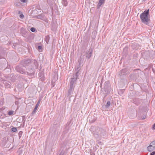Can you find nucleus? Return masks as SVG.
I'll list each match as a JSON object with an SVG mask.
<instances>
[{"label": "nucleus", "mask_w": 155, "mask_h": 155, "mask_svg": "<svg viewBox=\"0 0 155 155\" xmlns=\"http://www.w3.org/2000/svg\"><path fill=\"white\" fill-rule=\"evenodd\" d=\"M96 120V118H94L93 119H91L89 120L90 122H94Z\"/></svg>", "instance_id": "nucleus-27"}, {"label": "nucleus", "mask_w": 155, "mask_h": 155, "mask_svg": "<svg viewBox=\"0 0 155 155\" xmlns=\"http://www.w3.org/2000/svg\"><path fill=\"white\" fill-rule=\"evenodd\" d=\"M67 143L66 142H64L61 144V146L60 150L61 152H63V153H64L66 150L67 148Z\"/></svg>", "instance_id": "nucleus-6"}, {"label": "nucleus", "mask_w": 155, "mask_h": 155, "mask_svg": "<svg viewBox=\"0 0 155 155\" xmlns=\"http://www.w3.org/2000/svg\"><path fill=\"white\" fill-rule=\"evenodd\" d=\"M104 3L102 2H101L100 1H99V2L97 4V9H99L100 8V7L101 6V5L103 4Z\"/></svg>", "instance_id": "nucleus-16"}, {"label": "nucleus", "mask_w": 155, "mask_h": 155, "mask_svg": "<svg viewBox=\"0 0 155 155\" xmlns=\"http://www.w3.org/2000/svg\"><path fill=\"white\" fill-rule=\"evenodd\" d=\"M42 47L41 46H38V49L40 51L42 49Z\"/></svg>", "instance_id": "nucleus-31"}, {"label": "nucleus", "mask_w": 155, "mask_h": 155, "mask_svg": "<svg viewBox=\"0 0 155 155\" xmlns=\"http://www.w3.org/2000/svg\"><path fill=\"white\" fill-rule=\"evenodd\" d=\"M30 30L32 32H34L36 30V29L34 27H32L30 28Z\"/></svg>", "instance_id": "nucleus-25"}, {"label": "nucleus", "mask_w": 155, "mask_h": 155, "mask_svg": "<svg viewBox=\"0 0 155 155\" xmlns=\"http://www.w3.org/2000/svg\"><path fill=\"white\" fill-rule=\"evenodd\" d=\"M123 90H122V91H119L118 92V94L120 95H121L122 94H123Z\"/></svg>", "instance_id": "nucleus-29"}, {"label": "nucleus", "mask_w": 155, "mask_h": 155, "mask_svg": "<svg viewBox=\"0 0 155 155\" xmlns=\"http://www.w3.org/2000/svg\"><path fill=\"white\" fill-rule=\"evenodd\" d=\"M152 128L153 130H154L155 129V124H154L153 125Z\"/></svg>", "instance_id": "nucleus-39"}, {"label": "nucleus", "mask_w": 155, "mask_h": 155, "mask_svg": "<svg viewBox=\"0 0 155 155\" xmlns=\"http://www.w3.org/2000/svg\"><path fill=\"white\" fill-rule=\"evenodd\" d=\"M1 63L2 67H1V70H5L7 67V61L5 58H1Z\"/></svg>", "instance_id": "nucleus-4"}, {"label": "nucleus", "mask_w": 155, "mask_h": 155, "mask_svg": "<svg viewBox=\"0 0 155 155\" xmlns=\"http://www.w3.org/2000/svg\"><path fill=\"white\" fill-rule=\"evenodd\" d=\"M143 0V1H146V0Z\"/></svg>", "instance_id": "nucleus-48"}, {"label": "nucleus", "mask_w": 155, "mask_h": 155, "mask_svg": "<svg viewBox=\"0 0 155 155\" xmlns=\"http://www.w3.org/2000/svg\"><path fill=\"white\" fill-rule=\"evenodd\" d=\"M105 0H100L99 1L104 3Z\"/></svg>", "instance_id": "nucleus-43"}, {"label": "nucleus", "mask_w": 155, "mask_h": 155, "mask_svg": "<svg viewBox=\"0 0 155 155\" xmlns=\"http://www.w3.org/2000/svg\"><path fill=\"white\" fill-rule=\"evenodd\" d=\"M145 118V117H143V118H142V119H144Z\"/></svg>", "instance_id": "nucleus-46"}, {"label": "nucleus", "mask_w": 155, "mask_h": 155, "mask_svg": "<svg viewBox=\"0 0 155 155\" xmlns=\"http://www.w3.org/2000/svg\"><path fill=\"white\" fill-rule=\"evenodd\" d=\"M90 154L91 155H95L93 151H90Z\"/></svg>", "instance_id": "nucleus-33"}, {"label": "nucleus", "mask_w": 155, "mask_h": 155, "mask_svg": "<svg viewBox=\"0 0 155 155\" xmlns=\"http://www.w3.org/2000/svg\"><path fill=\"white\" fill-rule=\"evenodd\" d=\"M93 51L92 48H90L89 50L86 51V58L89 59L91 56Z\"/></svg>", "instance_id": "nucleus-7"}, {"label": "nucleus", "mask_w": 155, "mask_h": 155, "mask_svg": "<svg viewBox=\"0 0 155 155\" xmlns=\"http://www.w3.org/2000/svg\"><path fill=\"white\" fill-rule=\"evenodd\" d=\"M23 66L25 67L26 70L27 74L31 77L34 76L35 69L38 68V64L35 60H24L21 62Z\"/></svg>", "instance_id": "nucleus-1"}, {"label": "nucleus", "mask_w": 155, "mask_h": 155, "mask_svg": "<svg viewBox=\"0 0 155 155\" xmlns=\"http://www.w3.org/2000/svg\"><path fill=\"white\" fill-rule=\"evenodd\" d=\"M106 134L105 130L101 128L97 129L93 133L94 136L96 138L104 137L106 136Z\"/></svg>", "instance_id": "nucleus-3"}, {"label": "nucleus", "mask_w": 155, "mask_h": 155, "mask_svg": "<svg viewBox=\"0 0 155 155\" xmlns=\"http://www.w3.org/2000/svg\"><path fill=\"white\" fill-rule=\"evenodd\" d=\"M0 104H1V102Z\"/></svg>", "instance_id": "nucleus-50"}, {"label": "nucleus", "mask_w": 155, "mask_h": 155, "mask_svg": "<svg viewBox=\"0 0 155 155\" xmlns=\"http://www.w3.org/2000/svg\"><path fill=\"white\" fill-rule=\"evenodd\" d=\"M149 9L145 10L140 15V18L141 22L147 25L150 21Z\"/></svg>", "instance_id": "nucleus-2"}, {"label": "nucleus", "mask_w": 155, "mask_h": 155, "mask_svg": "<svg viewBox=\"0 0 155 155\" xmlns=\"http://www.w3.org/2000/svg\"><path fill=\"white\" fill-rule=\"evenodd\" d=\"M62 3L63 5L66 6L68 5V3L67 0H62Z\"/></svg>", "instance_id": "nucleus-15"}, {"label": "nucleus", "mask_w": 155, "mask_h": 155, "mask_svg": "<svg viewBox=\"0 0 155 155\" xmlns=\"http://www.w3.org/2000/svg\"><path fill=\"white\" fill-rule=\"evenodd\" d=\"M77 80L76 78H71L70 83V86L71 87H75V84L76 83Z\"/></svg>", "instance_id": "nucleus-8"}, {"label": "nucleus", "mask_w": 155, "mask_h": 155, "mask_svg": "<svg viewBox=\"0 0 155 155\" xmlns=\"http://www.w3.org/2000/svg\"><path fill=\"white\" fill-rule=\"evenodd\" d=\"M142 102V100L139 98H135L133 100V102L137 105L140 104Z\"/></svg>", "instance_id": "nucleus-9"}, {"label": "nucleus", "mask_w": 155, "mask_h": 155, "mask_svg": "<svg viewBox=\"0 0 155 155\" xmlns=\"http://www.w3.org/2000/svg\"><path fill=\"white\" fill-rule=\"evenodd\" d=\"M155 155V151H153L150 153V155Z\"/></svg>", "instance_id": "nucleus-37"}, {"label": "nucleus", "mask_w": 155, "mask_h": 155, "mask_svg": "<svg viewBox=\"0 0 155 155\" xmlns=\"http://www.w3.org/2000/svg\"><path fill=\"white\" fill-rule=\"evenodd\" d=\"M127 73V69H123L117 72L121 78H124Z\"/></svg>", "instance_id": "nucleus-5"}, {"label": "nucleus", "mask_w": 155, "mask_h": 155, "mask_svg": "<svg viewBox=\"0 0 155 155\" xmlns=\"http://www.w3.org/2000/svg\"><path fill=\"white\" fill-rule=\"evenodd\" d=\"M127 48H126V47L123 50V51H125V50H127Z\"/></svg>", "instance_id": "nucleus-42"}, {"label": "nucleus", "mask_w": 155, "mask_h": 155, "mask_svg": "<svg viewBox=\"0 0 155 155\" xmlns=\"http://www.w3.org/2000/svg\"><path fill=\"white\" fill-rule=\"evenodd\" d=\"M50 37L48 35H47L46 36L45 38V40L46 42L47 43H48V42L49 40Z\"/></svg>", "instance_id": "nucleus-18"}, {"label": "nucleus", "mask_w": 155, "mask_h": 155, "mask_svg": "<svg viewBox=\"0 0 155 155\" xmlns=\"http://www.w3.org/2000/svg\"><path fill=\"white\" fill-rule=\"evenodd\" d=\"M110 105V102L109 101L107 102L106 104L105 105V107L106 108H108Z\"/></svg>", "instance_id": "nucleus-17"}, {"label": "nucleus", "mask_w": 155, "mask_h": 155, "mask_svg": "<svg viewBox=\"0 0 155 155\" xmlns=\"http://www.w3.org/2000/svg\"><path fill=\"white\" fill-rule=\"evenodd\" d=\"M147 150L149 152H151L152 150H154L155 149V148L151 145H150L147 147Z\"/></svg>", "instance_id": "nucleus-13"}, {"label": "nucleus", "mask_w": 155, "mask_h": 155, "mask_svg": "<svg viewBox=\"0 0 155 155\" xmlns=\"http://www.w3.org/2000/svg\"><path fill=\"white\" fill-rule=\"evenodd\" d=\"M17 130V129L16 127H13L12 128V131L13 132H15Z\"/></svg>", "instance_id": "nucleus-22"}, {"label": "nucleus", "mask_w": 155, "mask_h": 155, "mask_svg": "<svg viewBox=\"0 0 155 155\" xmlns=\"http://www.w3.org/2000/svg\"><path fill=\"white\" fill-rule=\"evenodd\" d=\"M37 108H38V107H35L34 109L33 110V111L36 112V110H37Z\"/></svg>", "instance_id": "nucleus-36"}, {"label": "nucleus", "mask_w": 155, "mask_h": 155, "mask_svg": "<svg viewBox=\"0 0 155 155\" xmlns=\"http://www.w3.org/2000/svg\"><path fill=\"white\" fill-rule=\"evenodd\" d=\"M81 57L78 60V62L79 63V65H80L81 64Z\"/></svg>", "instance_id": "nucleus-32"}, {"label": "nucleus", "mask_w": 155, "mask_h": 155, "mask_svg": "<svg viewBox=\"0 0 155 155\" xmlns=\"http://www.w3.org/2000/svg\"><path fill=\"white\" fill-rule=\"evenodd\" d=\"M22 2L25 3L26 2V0H20Z\"/></svg>", "instance_id": "nucleus-40"}, {"label": "nucleus", "mask_w": 155, "mask_h": 155, "mask_svg": "<svg viewBox=\"0 0 155 155\" xmlns=\"http://www.w3.org/2000/svg\"><path fill=\"white\" fill-rule=\"evenodd\" d=\"M38 75L41 78V79H42V77H41V76L43 75V74L42 73H39L38 74Z\"/></svg>", "instance_id": "nucleus-30"}, {"label": "nucleus", "mask_w": 155, "mask_h": 155, "mask_svg": "<svg viewBox=\"0 0 155 155\" xmlns=\"http://www.w3.org/2000/svg\"><path fill=\"white\" fill-rule=\"evenodd\" d=\"M8 142L9 143L10 142L8 141H7L6 139H3L2 140V146L5 148L7 147L9 145H6V144Z\"/></svg>", "instance_id": "nucleus-11"}, {"label": "nucleus", "mask_w": 155, "mask_h": 155, "mask_svg": "<svg viewBox=\"0 0 155 155\" xmlns=\"http://www.w3.org/2000/svg\"><path fill=\"white\" fill-rule=\"evenodd\" d=\"M15 69L18 72L24 74L25 73V70L19 66H16Z\"/></svg>", "instance_id": "nucleus-10"}, {"label": "nucleus", "mask_w": 155, "mask_h": 155, "mask_svg": "<svg viewBox=\"0 0 155 155\" xmlns=\"http://www.w3.org/2000/svg\"><path fill=\"white\" fill-rule=\"evenodd\" d=\"M95 32L94 31V32H92V34H95Z\"/></svg>", "instance_id": "nucleus-45"}, {"label": "nucleus", "mask_w": 155, "mask_h": 155, "mask_svg": "<svg viewBox=\"0 0 155 155\" xmlns=\"http://www.w3.org/2000/svg\"><path fill=\"white\" fill-rule=\"evenodd\" d=\"M36 112H35V111H32L31 114V116H32L34 114H35V113Z\"/></svg>", "instance_id": "nucleus-38"}, {"label": "nucleus", "mask_w": 155, "mask_h": 155, "mask_svg": "<svg viewBox=\"0 0 155 155\" xmlns=\"http://www.w3.org/2000/svg\"><path fill=\"white\" fill-rule=\"evenodd\" d=\"M64 154V153H63V152L62 151V152H61V153L59 155H63Z\"/></svg>", "instance_id": "nucleus-41"}, {"label": "nucleus", "mask_w": 155, "mask_h": 155, "mask_svg": "<svg viewBox=\"0 0 155 155\" xmlns=\"http://www.w3.org/2000/svg\"><path fill=\"white\" fill-rule=\"evenodd\" d=\"M107 89H108V90H109L110 88L109 87H108L107 86H106V85H105L104 87V89L105 91H106V90Z\"/></svg>", "instance_id": "nucleus-26"}, {"label": "nucleus", "mask_w": 155, "mask_h": 155, "mask_svg": "<svg viewBox=\"0 0 155 155\" xmlns=\"http://www.w3.org/2000/svg\"><path fill=\"white\" fill-rule=\"evenodd\" d=\"M1 100H2V104H4V98H2L1 99Z\"/></svg>", "instance_id": "nucleus-34"}, {"label": "nucleus", "mask_w": 155, "mask_h": 155, "mask_svg": "<svg viewBox=\"0 0 155 155\" xmlns=\"http://www.w3.org/2000/svg\"><path fill=\"white\" fill-rule=\"evenodd\" d=\"M42 18V16L41 15H39L37 16V18L38 19H41Z\"/></svg>", "instance_id": "nucleus-28"}, {"label": "nucleus", "mask_w": 155, "mask_h": 155, "mask_svg": "<svg viewBox=\"0 0 155 155\" xmlns=\"http://www.w3.org/2000/svg\"><path fill=\"white\" fill-rule=\"evenodd\" d=\"M79 68H77V70H78V71L76 72V73H75V75H74L73 76H72V78H76V79L77 80V78L78 76V71L79 70Z\"/></svg>", "instance_id": "nucleus-14"}, {"label": "nucleus", "mask_w": 155, "mask_h": 155, "mask_svg": "<svg viewBox=\"0 0 155 155\" xmlns=\"http://www.w3.org/2000/svg\"><path fill=\"white\" fill-rule=\"evenodd\" d=\"M24 17V15L23 14H21L20 15V17L21 18H23Z\"/></svg>", "instance_id": "nucleus-35"}, {"label": "nucleus", "mask_w": 155, "mask_h": 155, "mask_svg": "<svg viewBox=\"0 0 155 155\" xmlns=\"http://www.w3.org/2000/svg\"><path fill=\"white\" fill-rule=\"evenodd\" d=\"M22 122L24 123H25L26 121V118H25V116H22Z\"/></svg>", "instance_id": "nucleus-20"}, {"label": "nucleus", "mask_w": 155, "mask_h": 155, "mask_svg": "<svg viewBox=\"0 0 155 155\" xmlns=\"http://www.w3.org/2000/svg\"><path fill=\"white\" fill-rule=\"evenodd\" d=\"M23 134V132L22 131H20L18 133V136L19 138L20 139L22 135Z\"/></svg>", "instance_id": "nucleus-19"}, {"label": "nucleus", "mask_w": 155, "mask_h": 155, "mask_svg": "<svg viewBox=\"0 0 155 155\" xmlns=\"http://www.w3.org/2000/svg\"><path fill=\"white\" fill-rule=\"evenodd\" d=\"M40 101H41V99H39L38 100V102L37 103V104H36L35 105V107H38V106H39V105L40 104Z\"/></svg>", "instance_id": "nucleus-21"}, {"label": "nucleus", "mask_w": 155, "mask_h": 155, "mask_svg": "<svg viewBox=\"0 0 155 155\" xmlns=\"http://www.w3.org/2000/svg\"><path fill=\"white\" fill-rule=\"evenodd\" d=\"M150 144L155 148V140L152 141Z\"/></svg>", "instance_id": "nucleus-23"}, {"label": "nucleus", "mask_w": 155, "mask_h": 155, "mask_svg": "<svg viewBox=\"0 0 155 155\" xmlns=\"http://www.w3.org/2000/svg\"><path fill=\"white\" fill-rule=\"evenodd\" d=\"M108 84L107 82H106L105 83V84Z\"/></svg>", "instance_id": "nucleus-47"}, {"label": "nucleus", "mask_w": 155, "mask_h": 155, "mask_svg": "<svg viewBox=\"0 0 155 155\" xmlns=\"http://www.w3.org/2000/svg\"><path fill=\"white\" fill-rule=\"evenodd\" d=\"M5 107H2V109L1 108V110H4L5 109Z\"/></svg>", "instance_id": "nucleus-44"}, {"label": "nucleus", "mask_w": 155, "mask_h": 155, "mask_svg": "<svg viewBox=\"0 0 155 155\" xmlns=\"http://www.w3.org/2000/svg\"><path fill=\"white\" fill-rule=\"evenodd\" d=\"M14 112V111H13L11 110V111H10L9 112H8V114L9 115H12L13 114V113Z\"/></svg>", "instance_id": "nucleus-24"}, {"label": "nucleus", "mask_w": 155, "mask_h": 155, "mask_svg": "<svg viewBox=\"0 0 155 155\" xmlns=\"http://www.w3.org/2000/svg\"><path fill=\"white\" fill-rule=\"evenodd\" d=\"M74 87H71L70 86H69V89L68 90V95H71L73 92V91L74 90Z\"/></svg>", "instance_id": "nucleus-12"}, {"label": "nucleus", "mask_w": 155, "mask_h": 155, "mask_svg": "<svg viewBox=\"0 0 155 155\" xmlns=\"http://www.w3.org/2000/svg\"><path fill=\"white\" fill-rule=\"evenodd\" d=\"M88 118H90V117H88Z\"/></svg>", "instance_id": "nucleus-49"}]
</instances>
